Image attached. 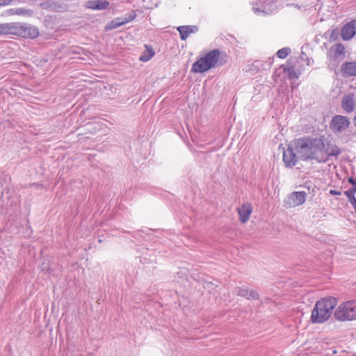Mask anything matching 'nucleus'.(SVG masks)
Wrapping results in <instances>:
<instances>
[{
	"label": "nucleus",
	"mask_w": 356,
	"mask_h": 356,
	"mask_svg": "<svg viewBox=\"0 0 356 356\" xmlns=\"http://www.w3.org/2000/svg\"><path fill=\"white\" fill-rule=\"evenodd\" d=\"M296 152L302 160H315L321 163L322 159L323 138H300L295 140Z\"/></svg>",
	"instance_id": "obj_1"
},
{
	"label": "nucleus",
	"mask_w": 356,
	"mask_h": 356,
	"mask_svg": "<svg viewBox=\"0 0 356 356\" xmlns=\"http://www.w3.org/2000/svg\"><path fill=\"white\" fill-rule=\"evenodd\" d=\"M337 304V299L334 297L325 298L318 300L312 312V321L315 323H322L326 321L331 316Z\"/></svg>",
	"instance_id": "obj_2"
},
{
	"label": "nucleus",
	"mask_w": 356,
	"mask_h": 356,
	"mask_svg": "<svg viewBox=\"0 0 356 356\" xmlns=\"http://www.w3.org/2000/svg\"><path fill=\"white\" fill-rule=\"evenodd\" d=\"M220 58V51L213 49L204 56L197 59L191 67V72L194 73H204L218 65Z\"/></svg>",
	"instance_id": "obj_3"
},
{
	"label": "nucleus",
	"mask_w": 356,
	"mask_h": 356,
	"mask_svg": "<svg viewBox=\"0 0 356 356\" xmlns=\"http://www.w3.org/2000/svg\"><path fill=\"white\" fill-rule=\"evenodd\" d=\"M337 320L340 321L356 319V300H350L341 304L334 313Z\"/></svg>",
	"instance_id": "obj_4"
},
{
	"label": "nucleus",
	"mask_w": 356,
	"mask_h": 356,
	"mask_svg": "<svg viewBox=\"0 0 356 356\" xmlns=\"http://www.w3.org/2000/svg\"><path fill=\"white\" fill-rule=\"evenodd\" d=\"M251 4L254 13L259 16H267L274 11L273 0H252Z\"/></svg>",
	"instance_id": "obj_5"
},
{
	"label": "nucleus",
	"mask_w": 356,
	"mask_h": 356,
	"mask_svg": "<svg viewBox=\"0 0 356 356\" xmlns=\"http://www.w3.org/2000/svg\"><path fill=\"white\" fill-rule=\"evenodd\" d=\"M307 193L304 191H295L284 200V207L286 209L293 208L302 205L306 201Z\"/></svg>",
	"instance_id": "obj_6"
},
{
	"label": "nucleus",
	"mask_w": 356,
	"mask_h": 356,
	"mask_svg": "<svg viewBox=\"0 0 356 356\" xmlns=\"http://www.w3.org/2000/svg\"><path fill=\"white\" fill-rule=\"evenodd\" d=\"M298 158L294 140L289 144L286 149L284 150L283 161L286 167L292 168L296 165Z\"/></svg>",
	"instance_id": "obj_7"
},
{
	"label": "nucleus",
	"mask_w": 356,
	"mask_h": 356,
	"mask_svg": "<svg viewBox=\"0 0 356 356\" xmlns=\"http://www.w3.org/2000/svg\"><path fill=\"white\" fill-rule=\"evenodd\" d=\"M345 47L341 43L332 45L328 50L327 57L332 65H337L345 58Z\"/></svg>",
	"instance_id": "obj_8"
},
{
	"label": "nucleus",
	"mask_w": 356,
	"mask_h": 356,
	"mask_svg": "<svg viewBox=\"0 0 356 356\" xmlns=\"http://www.w3.org/2000/svg\"><path fill=\"white\" fill-rule=\"evenodd\" d=\"M341 153V149L334 143L323 138V147L322 148V159L321 163L327 162L330 156L337 157Z\"/></svg>",
	"instance_id": "obj_9"
},
{
	"label": "nucleus",
	"mask_w": 356,
	"mask_h": 356,
	"mask_svg": "<svg viewBox=\"0 0 356 356\" xmlns=\"http://www.w3.org/2000/svg\"><path fill=\"white\" fill-rule=\"evenodd\" d=\"M350 123L347 117L337 115L332 118L330 127L334 133H342L349 127Z\"/></svg>",
	"instance_id": "obj_10"
},
{
	"label": "nucleus",
	"mask_w": 356,
	"mask_h": 356,
	"mask_svg": "<svg viewBox=\"0 0 356 356\" xmlns=\"http://www.w3.org/2000/svg\"><path fill=\"white\" fill-rule=\"evenodd\" d=\"M17 33L24 38H29L31 39L36 38L39 35L38 29L36 26L30 24H17Z\"/></svg>",
	"instance_id": "obj_11"
},
{
	"label": "nucleus",
	"mask_w": 356,
	"mask_h": 356,
	"mask_svg": "<svg viewBox=\"0 0 356 356\" xmlns=\"http://www.w3.org/2000/svg\"><path fill=\"white\" fill-rule=\"evenodd\" d=\"M234 294L245 298L247 300H258L259 295L255 290L249 289L245 286H236L234 289Z\"/></svg>",
	"instance_id": "obj_12"
},
{
	"label": "nucleus",
	"mask_w": 356,
	"mask_h": 356,
	"mask_svg": "<svg viewBox=\"0 0 356 356\" xmlns=\"http://www.w3.org/2000/svg\"><path fill=\"white\" fill-rule=\"evenodd\" d=\"M356 33V21H351L345 24L341 31V35L343 40H349L354 37Z\"/></svg>",
	"instance_id": "obj_13"
},
{
	"label": "nucleus",
	"mask_w": 356,
	"mask_h": 356,
	"mask_svg": "<svg viewBox=\"0 0 356 356\" xmlns=\"http://www.w3.org/2000/svg\"><path fill=\"white\" fill-rule=\"evenodd\" d=\"M179 33L180 39L186 40L191 34H195L198 32L199 28L195 25H184L179 26L176 28Z\"/></svg>",
	"instance_id": "obj_14"
},
{
	"label": "nucleus",
	"mask_w": 356,
	"mask_h": 356,
	"mask_svg": "<svg viewBox=\"0 0 356 356\" xmlns=\"http://www.w3.org/2000/svg\"><path fill=\"white\" fill-rule=\"evenodd\" d=\"M252 211V205L248 202L243 204V205L238 209L239 219L242 223H245L249 220Z\"/></svg>",
	"instance_id": "obj_15"
},
{
	"label": "nucleus",
	"mask_w": 356,
	"mask_h": 356,
	"mask_svg": "<svg viewBox=\"0 0 356 356\" xmlns=\"http://www.w3.org/2000/svg\"><path fill=\"white\" fill-rule=\"evenodd\" d=\"M109 3L106 0H92L86 3V7L91 10H102L106 9Z\"/></svg>",
	"instance_id": "obj_16"
},
{
	"label": "nucleus",
	"mask_w": 356,
	"mask_h": 356,
	"mask_svg": "<svg viewBox=\"0 0 356 356\" xmlns=\"http://www.w3.org/2000/svg\"><path fill=\"white\" fill-rule=\"evenodd\" d=\"M18 23L10 22L0 24V35H16Z\"/></svg>",
	"instance_id": "obj_17"
},
{
	"label": "nucleus",
	"mask_w": 356,
	"mask_h": 356,
	"mask_svg": "<svg viewBox=\"0 0 356 356\" xmlns=\"http://www.w3.org/2000/svg\"><path fill=\"white\" fill-rule=\"evenodd\" d=\"M341 71L345 76H356V61L344 63Z\"/></svg>",
	"instance_id": "obj_18"
},
{
	"label": "nucleus",
	"mask_w": 356,
	"mask_h": 356,
	"mask_svg": "<svg viewBox=\"0 0 356 356\" xmlns=\"http://www.w3.org/2000/svg\"><path fill=\"white\" fill-rule=\"evenodd\" d=\"M145 50L141 54L139 60L143 62L149 61L155 54V52L152 46L145 44Z\"/></svg>",
	"instance_id": "obj_19"
},
{
	"label": "nucleus",
	"mask_w": 356,
	"mask_h": 356,
	"mask_svg": "<svg viewBox=\"0 0 356 356\" xmlns=\"http://www.w3.org/2000/svg\"><path fill=\"white\" fill-rule=\"evenodd\" d=\"M342 107L346 112H352L355 108V101L353 97L346 96L342 99Z\"/></svg>",
	"instance_id": "obj_20"
},
{
	"label": "nucleus",
	"mask_w": 356,
	"mask_h": 356,
	"mask_svg": "<svg viewBox=\"0 0 356 356\" xmlns=\"http://www.w3.org/2000/svg\"><path fill=\"white\" fill-rule=\"evenodd\" d=\"M124 22L122 18L117 17L113 19L110 23L106 26V30H112L120 27L122 25H124Z\"/></svg>",
	"instance_id": "obj_21"
},
{
	"label": "nucleus",
	"mask_w": 356,
	"mask_h": 356,
	"mask_svg": "<svg viewBox=\"0 0 356 356\" xmlns=\"http://www.w3.org/2000/svg\"><path fill=\"white\" fill-rule=\"evenodd\" d=\"M136 17V13L134 10L131 11L130 13L125 15V16L122 18L124 24H127L132 20H134Z\"/></svg>",
	"instance_id": "obj_22"
},
{
	"label": "nucleus",
	"mask_w": 356,
	"mask_h": 356,
	"mask_svg": "<svg viewBox=\"0 0 356 356\" xmlns=\"http://www.w3.org/2000/svg\"><path fill=\"white\" fill-rule=\"evenodd\" d=\"M291 52V49L288 47L282 48L277 52V56L280 58H285Z\"/></svg>",
	"instance_id": "obj_23"
},
{
	"label": "nucleus",
	"mask_w": 356,
	"mask_h": 356,
	"mask_svg": "<svg viewBox=\"0 0 356 356\" xmlns=\"http://www.w3.org/2000/svg\"><path fill=\"white\" fill-rule=\"evenodd\" d=\"M15 14L17 15H29L31 13L30 10L25 9L23 8H17L15 10Z\"/></svg>",
	"instance_id": "obj_24"
},
{
	"label": "nucleus",
	"mask_w": 356,
	"mask_h": 356,
	"mask_svg": "<svg viewBox=\"0 0 356 356\" xmlns=\"http://www.w3.org/2000/svg\"><path fill=\"white\" fill-rule=\"evenodd\" d=\"M54 3L51 1H47L40 4V6L42 9L52 10Z\"/></svg>",
	"instance_id": "obj_25"
},
{
	"label": "nucleus",
	"mask_w": 356,
	"mask_h": 356,
	"mask_svg": "<svg viewBox=\"0 0 356 356\" xmlns=\"http://www.w3.org/2000/svg\"><path fill=\"white\" fill-rule=\"evenodd\" d=\"M13 2H14V0H0V7L10 5Z\"/></svg>",
	"instance_id": "obj_26"
},
{
	"label": "nucleus",
	"mask_w": 356,
	"mask_h": 356,
	"mask_svg": "<svg viewBox=\"0 0 356 356\" xmlns=\"http://www.w3.org/2000/svg\"><path fill=\"white\" fill-rule=\"evenodd\" d=\"M350 202L352 204L353 209H355V212L356 213V198H355V197H352V200H350Z\"/></svg>",
	"instance_id": "obj_27"
},
{
	"label": "nucleus",
	"mask_w": 356,
	"mask_h": 356,
	"mask_svg": "<svg viewBox=\"0 0 356 356\" xmlns=\"http://www.w3.org/2000/svg\"><path fill=\"white\" fill-rule=\"evenodd\" d=\"M330 194L332 195H340L341 193L340 191H336V190H330Z\"/></svg>",
	"instance_id": "obj_28"
},
{
	"label": "nucleus",
	"mask_w": 356,
	"mask_h": 356,
	"mask_svg": "<svg viewBox=\"0 0 356 356\" xmlns=\"http://www.w3.org/2000/svg\"><path fill=\"white\" fill-rule=\"evenodd\" d=\"M26 231H27V236H29L31 235V234L32 233V229L30 227H27Z\"/></svg>",
	"instance_id": "obj_29"
},
{
	"label": "nucleus",
	"mask_w": 356,
	"mask_h": 356,
	"mask_svg": "<svg viewBox=\"0 0 356 356\" xmlns=\"http://www.w3.org/2000/svg\"><path fill=\"white\" fill-rule=\"evenodd\" d=\"M15 9L11 8V9H10V10H8V12H9V13H10V14H11V15H15V13H14V12H15Z\"/></svg>",
	"instance_id": "obj_30"
},
{
	"label": "nucleus",
	"mask_w": 356,
	"mask_h": 356,
	"mask_svg": "<svg viewBox=\"0 0 356 356\" xmlns=\"http://www.w3.org/2000/svg\"><path fill=\"white\" fill-rule=\"evenodd\" d=\"M349 181L353 184H355V182L353 181L352 179H350ZM355 184H356V182H355Z\"/></svg>",
	"instance_id": "obj_31"
}]
</instances>
